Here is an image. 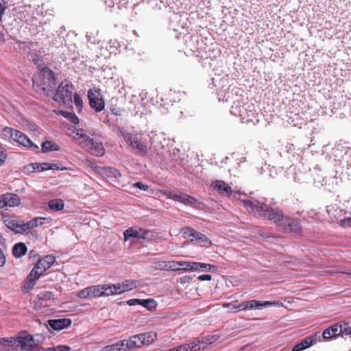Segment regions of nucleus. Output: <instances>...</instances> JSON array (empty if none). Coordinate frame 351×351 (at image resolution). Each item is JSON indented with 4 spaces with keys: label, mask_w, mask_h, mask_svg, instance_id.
I'll return each instance as SVG.
<instances>
[{
    "label": "nucleus",
    "mask_w": 351,
    "mask_h": 351,
    "mask_svg": "<svg viewBox=\"0 0 351 351\" xmlns=\"http://www.w3.org/2000/svg\"><path fill=\"white\" fill-rule=\"evenodd\" d=\"M241 201L249 213L262 217L275 223H280L278 226L279 230L282 232L300 233L302 228L298 219L284 217L282 210L274 203L268 204L265 201H260L254 197L243 199Z\"/></svg>",
    "instance_id": "nucleus-1"
},
{
    "label": "nucleus",
    "mask_w": 351,
    "mask_h": 351,
    "mask_svg": "<svg viewBox=\"0 0 351 351\" xmlns=\"http://www.w3.org/2000/svg\"><path fill=\"white\" fill-rule=\"evenodd\" d=\"M56 258L53 255H47L39 259L31 270L23 282V288L27 291L32 290L40 276L54 263Z\"/></svg>",
    "instance_id": "nucleus-2"
},
{
    "label": "nucleus",
    "mask_w": 351,
    "mask_h": 351,
    "mask_svg": "<svg viewBox=\"0 0 351 351\" xmlns=\"http://www.w3.org/2000/svg\"><path fill=\"white\" fill-rule=\"evenodd\" d=\"M32 80L36 90H41L43 94L47 93L56 84L54 73L46 67L42 69L37 76H34Z\"/></svg>",
    "instance_id": "nucleus-3"
},
{
    "label": "nucleus",
    "mask_w": 351,
    "mask_h": 351,
    "mask_svg": "<svg viewBox=\"0 0 351 351\" xmlns=\"http://www.w3.org/2000/svg\"><path fill=\"white\" fill-rule=\"evenodd\" d=\"M230 113L233 116L239 117L242 123H254L253 120L255 117L254 107L252 104L247 103L242 104L239 101H234L230 108Z\"/></svg>",
    "instance_id": "nucleus-4"
},
{
    "label": "nucleus",
    "mask_w": 351,
    "mask_h": 351,
    "mask_svg": "<svg viewBox=\"0 0 351 351\" xmlns=\"http://www.w3.org/2000/svg\"><path fill=\"white\" fill-rule=\"evenodd\" d=\"M44 339L43 335L37 334L35 337L27 334L21 335L15 337L16 351H32Z\"/></svg>",
    "instance_id": "nucleus-5"
},
{
    "label": "nucleus",
    "mask_w": 351,
    "mask_h": 351,
    "mask_svg": "<svg viewBox=\"0 0 351 351\" xmlns=\"http://www.w3.org/2000/svg\"><path fill=\"white\" fill-rule=\"evenodd\" d=\"M73 90L74 86L71 83L67 81L62 82L58 86L53 99L59 104L71 106Z\"/></svg>",
    "instance_id": "nucleus-6"
},
{
    "label": "nucleus",
    "mask_w": 351,
    "mask_h": 351,
    "mask_svg": "<svg viewBox=\"0 0 351 351\" xmlns=\"http://www.w3.org/2000/svg\"><path fill=\"white\" fill-rule=\"evenodd\" d=\"M156 337L157 335L154 332L133 335L130 337L129 339H125L127 350L140 348L143 345L152 343L156 339Z\"/></svg>",
    "instance_id": "nucleus-7"
},
{
    "label": "nucleus",
    "mask_w": 351,
    "mask_h": 351,
    "mask_svg": "<svg viewBox=\"0 0 351 351\" xmlns=\"http://www.w3.org/2000/svg\"><path fill=\"white\" fill-rule=\"evenodd\" d=\"M340 335H351V324L348 322L335 324L323 331L322 338L325 340H330Z\"/></svg>",
    "instance_id": "nucleus-8"
},
{
    "label": "nucleus",
    "mask_w": 351,
    "mask_h": 351,
    "mask_svg": "<svg viewBox=\"0 0 351 351\" xmlns=\"http://www.w3.org/2000/svg\"><path fill=\"white\" fill-rule=\"evenodd\" d=\"M213 84L217 88V95L219 101H228L230 99L231 93L230 92V85L226 77H220L217 76L213 77Z\"/></svg>",
    "instance_id": "nucleus-9"
},
{
    "label": "nucleus",
    "mask_w": 351,
    "mask_h": 351,
    "mask_svg": "<svg viewBox=\"0 0 351 351\" xmlns=\"http://www.w3.org/2000/svg\"><path fill=\"white\" fill-rule=\"evenodd\" d=\"M123 136L127 144L133 149H136L139 155L145 156L147 154V147L142 142L141 135L125 132Z\"/></svg>",
    "instance_id": "nucleus-10"
},
{
    "label": "nucleus",
    "mask_w": 351,
    "mask_h": 351,
    "mask_svg": "<svg viewBox=\"0 0 351 351\" xmlns=\"http://www.w3.org/2000/svg\"><path fill=\"white\" fill-rule=\"evenodd\" d=\"M282 304L279 301H259L256 300H246L237 304L239 310L253 311L256 309H263L272 306H282Z\"/></svg>",
    "instance_id": "nucleus-11"
},
{
    "label": "nucleus",
    "mask_w": 351,
    "mask_h": 351,
    "mask_svg": "<svg viewBox=\"0 0 351 351\" xmlns=\"http://www.w3.org/2000/svg\"><path fill=\"white\" fill-rule=\"evenodd\" d=\"M181 232L187 237H192L195 240V244L201 247H208L212 245L211 240L205 234L196 231L193 228L186 226L182 228Z\"/></svg>",
    "instance_id": "nucleus-12"
},
{
    "label": "nucleus",
    "mask_w": 351,
    "mask_h": 351,
    "mask_svg": "<svg viewBox=\"0 0 351 351\" xmlns=\"http://www.w3.org/2000/svg\"><path fill=\"white\" fill-rule=\"evenodd\" d=\"M88 98L90 106L96 112H101L104 109V100L101 98L98 91L89 90L88 91Z\"/></svg>",
    "instance_id": "nucleus-13"
},
{
    "label": "nucleus",
    "mask_w": 351,
    "mask_h": 351,
    "mask_svg": "<svg viewBox=\"0 0 351 351\" xmlns=\"http://www.w3.org/2000/svg\"><path fill=\"white\" fill-rule=\"evenodd\" d=\"M71 324V320L69 318H62L57 319H49L47 324H45V328L48 332H51V330L60 331L64 328H66Z\"/></svg>",
    "instance_id": "nucleus-14"
},
{
    "label": "nucleus",
    "mask_w": 351,
    "mask_h": 351,
    "mask_svg": "<svg viewBox=\"0 0 351 351\" xmlns=\"http://www.w3.org/2000/svg\"><path fill=\"white\" fill-rule=\"evenodd\" d=\"M149 233V231L145 229L133 227L129 228L123 232L124 240L128 241L132 238L147 239Z\"/></svg>",
    "instance_id": "nucleus-15"
},
{
    "label": "nucleus",
    "mask_w": 351,
    "mask_h": 351,
    "mask_svg": "<svg viewBox=\"0 0 351 351\" xmlns=\"http://www.w3.org/2000/svg\"><path fill=\"white\" fill-rule=\"evenodd\" d=\"M317 341H321V337L317 333L308 336L295 344L293 347L292 351H303L315 344Z\"/></svg>",
    "instance_id": "nucleus-16"
},
{
    "label": "nucleus",
    "mask_w": 351,
    "mask_h": 351,
    "mask_svg": "<svg viewBox=\"0 0 351 351\" xmlns=\"http://www.w3.org/2000/svg\"><path fill=\"white\" fill-rule=\"evenodd\" d=\"M211 186L221 195L230 197L232 194L231 187L223 180H217L213 182Z\"/></svg>",
    "instance_id": "nucleus-17"
},
{
    "label": "nucleus",
    "mask_w": 351,
    "mask_h": 351,
    "mask_svg": "<svg viewBox=\"0 0 351 351\" xmlns=\"http://www.w3.org/2000/svg\"><path fill=\"white\" fill-rule=\"evenodd\" d=\"M219 338V336L217 334L208 335L199 337L197 339L192 341L191 343H195L197 345V346L199 347L200 351L201 350L205 349L208 345H210L217 341Z\"/></svg>",
    "instance_id": "nucleus-18"
},
{
    "label": "nucleus",
    "mask_w": 351,
    "mask_h": 351,
    "mask_svg": "<svg viewBox=\"0 0 351 351\" xmlns=\"http://www.w3.org/2000/svg\"><path fill=\"white\" fill-rule=\"evenodd\" d=\"M17 134H14V141H16L20 145L29 147L33 149H38V146L34 143L23 132L17 130Z\"/></svg>",
    "instance_id": "nucleus-19"
},
{
    "label": "nucleus",
    "mask_w": 351,
    "mask_h": 351,
    "mask_svg": "<svg viewBox=\"0 0 351 351\" xmlns=\"http://www.w3.org/2000/svg\"><path fill=\"white\" fill-rule=\"evenodd\" d=\"M106 285H97L89 287V292L90 298H99L108 296Z\"/></svg>",
    "instance_id": "nucleus-20"
},
{
    "label": "nucleus",
    "mask_w": 351,
    "mask_h": 351,
    "mask_svg": "<svg viewBox=\"0 0 351 351\" xmlns=\"http://www.w3.org/2000/svg\"><path fill=\"white\" fill-rule=\"evenodd\" d=\"M3 223L8 228L17 234L22 233L21 221L11 219L10 217H3Z\"/></svg>",
    "instance_id": "nucleus-21"
},
{
    "label": "nucleus",
    "mask_w": 351,
    "mask_h": 351,
    "mask_svg": "<svg viewBox=\"0 0 351 351\" xmlns=\"http://www.w3.org/2000/svg\"><path fill=\"white\" fill-rule=\"evenodd\" d=\"M0 351H16L15 337L0 338Z\"/></svg>",
    "instance_id": "nucleus-22"
},
{
    "label": "nucleus",
    "mask_w": 351,
    "mask_h": 351,
    "mask_svg": "<svg viewBox=\"0 0 351 351\" xmlns=\"http://www.w3.org/2000/svg\"><path fill=\"white\" fill-rule=\"evenodd\" d=\"M86 145L92 150V154L97 156H101L105 153L102 143L95 141L93 138L88 140Z\"/></svg>",
    "instance_id": "nucleus-23"
},
{
    "label": "nucleus",
    "mask_w": 351,
    "mask_h": 351,
    "mask_svg": "<svg viewBox=\"0 0 351 351\" xmlns=\"http://www.w3.org/2000/svg\"><path fill=\"white\" fill-rule=\"evenodd\" d=\"M45 217H36L26 223L21 221L22 233L30 230L31 229L40 226L43 224V220H45Z\"/></svg>",
    "instance_id": "nucleus-24"
},
{
    "label": "nucleus",
    "mask_w": 351,
    "mask_h": 351,
    "mask_svg": "<svg viewBox=\"0 0 351 351\" xmlns=\"http://www.w3.org/2000/svg\"><path fill=\"white\" fill-rule=\"evenodd\" d=\"M45 217H36L26 223L21 221L22 233L30 230L31 229L40 226L43 224V220H45Z\"/></svg>",
    "instance_id": "nucleus-25"
},
{
    "label": "nucleus",
    "mask_w": 351,
    "mask_h": 351,
    "mask_svg": "<svg viewBox=\"0 0 351 351\" xmlns=\"http://www.w3.org/2000/svg\"><path fill=\"white\" fill-rule=\"evenodd\" d=\"M5 206L14 207L21 204V199L18 195L13 193L3 194Z\"/></svg>",
    "instance_id": "nucleus-26"
},
{
    "label": "nucleus",
    "mask_w": 351,
    "mask_h": 351,
    "mask_svg": "<svg viewBox=\"0 0 351 351\" xmlns=\"http://www.w3.org/2000/svg\"><path fill=\"white\" fill-rule=\"evenodd\" d=\"M125 340H121L115 343L105 346L101 351H127Z\"/></svg>",
    "instance_id": "nucleus-27"
},
{
    "label": "nucleus",
    "mask_w": 351,
    "mask_h": 351,
    "mask_svg": "<svg viewBox=\"0 0 351 351\" xmlns=\"http://www.w3.org/2000/svg\"><path fill=\"white\" fill-rule=\"evenodd\" d=\"M56 114L58 115H61L63 117L66 118L67 120H69L71 123L76 125L79 123V119L74 113L73 109L71 110V111H64V110H58L56 112Z\"/></svg>",
    "instance_id": "nucleus-28"
},
{
    "label": "nucleus",
    "mask_w": 351,
    "mask_h": 351,
    "mask_svg": "<svg viewBox=\"0 0 351 351\" xmlns=\"http://www.w3.org/2000/svg\"><path fill=\"white\" fill-rule=\"evenodd\" d=\"M27 251V247L23 243L15 244L12 248V254L15 258H20L25 255Z\"/></svg>",
    "instance_id": "nucleus-29"
},
{
    "label": "nucleus",
    "mask_w": 351,
    "mask_h": 351,
    "mask_svg": "<svg viewBox=\"0 0 351 351\" xmlns=\"http://www.w3.org/2000/svg\"><path fill=\"white\" fill-rule=\"evenodd\" d=\"M106 287H110L109 289H107L108 296L118 295L124 293L123 291L122 290L121 283H117L110 285H106Z\"/></svg>",
    "instance_id": "nucleus-30"
},
{
    "label": "nucleus",
    "mask_w": 351,
    "mask_h": 351,
    "mask_svg": "<svg viewBox=\"0 0 351 351\" xmlns=\"http://www.w3.org/2000/svg\"><path fill=\"white\" fill-rule=\"evenodd\" d=\"M49 207L55 211H60L64 208V202L60 199H53L48 202Z\"/></svg>",
    "instance_id": "nucleus-31"
},
{
    "label": "nucleus",
    "mask_w": 351,
    "mask_h": 351,
    "mask_svg": "<svg viewBox=\"0 0 351 351\" xmlns=\"http://www.w3.org/2000/svg\"><path fill=\"white\" fill-rule=\"evenodd\" d=\"M139 285V282L135 280H125L121 282L122 290L126 292L136 288Z\"/></svg>",
    "instance_id": "nucleus-32"
},
{
    "label": "nucleus",
    "mask_w": 351,
    "mask_h": 351,
    "mask_svg": "<svg viewBox=\"0 0 351 351\" xmlns=\"http://www.w3.org/2000/svg\"><path fill=\"white\" fill-rule=\"evenodd\" d=\"M161 269L168 271H178L180 267H178V261H164L160 264Z\"/></svg>",
    "instance_id": "nucleus-33"
},
{
    "label": "nucleus",
    "mask_w": 351,
    "mask_h": 351,
    "mask_svg": "<svg viewBox=\"0 0 351 351\" xmlns=\"http://www.w3.org/2000/svg\"><path fill=\"white\" fill-rule=\"evenodd\" d=\"M42 151L43 152H47L48 151H59L60 147L53 143L52 141H46L42 144Z\"/></svg>",
    "instance_id": "nucleus-34"
},
{
    "label": "nucleus",
    "mask_w": 351,
    "mask_h": 351,
    "mask_svg": "<svg viewBox=\"0 0 351 351\" xmlns=\"http://www.w3.org/2000/svg\"><path fill=\"white\" fill-rule=\"evenodd\" d=\"M114 101H117V99L112 98V99L110 100L111 103L109 106L110 112L116 116L123 115L124 110L121 108L117 107L116 105L113 104Z\"/></svg>",
    "instance_id": "nucleus-35"
},
{
    "label": "nucleus",
    "mask_w": 351,
    "mask_h": 351,
    "mask_svg": "<svg viewBox=\"0 0 351 351\" xmlns=\"http://www.w3.org/2000/svg\"><path fill=\"white\" fill-rule=\"evenodd\" d=\"M178 201L188 205H192L196 202L195 199L193 197L182 193H180Z\"/></svg>",
    "instance_id": "nucleus-36"
},
{
    "label": "nucleus",
    "mask_w": 351,
    "mask_h": 351,
    "mask_svg": "<svg viewBox=\"0 0 351 351\" xmlns=\"http://www.w3.org/2000/svg\"><path fill=\"white\" fill-rule=\"evenodd\" d=\"M1 134L4 136V138H11L14 140V134H17L18 133L16 130H14L11 128L6 127L2 130Z\"/></svg>",
    "instance_id": "nucleus-37"
},
{
    "label": "nucleus",
    "mask_w": 351,
    "mask_h": 351,
    "mask_svg": "<svg viewBox=\"0 0 351 351\" xmlns=\"http://www.w3.org/2000/svg\"><path fill=\"white\" fill-rule=\"evenodd\" d=\"M295 150V147L291 143H287L282 150L280 152V156L282 157L285 154H288L291 155L292 157H294L293 152Z\"/></svg>",
    "instance_id": "nucleus-38"
},
{
    "label": "nucleus",
    "mask_w": 351,
    "mask_h": 351,
    "mask_svg": "<svg viewBox=\"0 0 351 351\" xmlns=\"http://www.w3.org/2000/svg\"><path fill=\"white\" fill-rule=\"evenodd\" d=\"M33 170L34 171L37 172H41L43 171L48 170V163L47 162H43V163H33L31 165Z\"/></svg>",
    "instance_id": "nucleus-39"
},
{
    "label": "nucleus",
    "mask_w": 351,
    "mask_h": 351,
    "mask_svg": "<svg viewBox=\"0 0 351 351\" xmlns=\"http://www.w3.org/2000/svg\"><path fill=\"white\" fill-rule=\"evenodd\" d=\"M76 135L79 136L80 139H82V143H84L85 145L88 142V140H90L91 138L87 135L85 130L82 129H78L76 131Z\"/></svg>",
    "instance_id": "nucleus-40"
},
{
    "label": "nucleus",
    "mask_w": 351,
    "mask_h": 351,
    "mask_svg": "<svg viewBox=\"0 0 351 351\" xmlns=\"http://www.w3.org/2000/svg\"><path fill=\"white\" fill-rule=\"evenodd\" d=\"M141 305L143 306L152 310V308L156 307V302L152 299H146V300H141Z\"/></svg>",
    "instance_id": "nucleus-41"
},
{
    "label": "nucleus",
    "mask_w": 351,
    "mask_h": 351,
    "mask_svg": "<svg viewBox=\"0 0 351 351\" xmlns=\"http://www.w3.org/2000/svg\"><path fill=\"white\" fill-rule=\"evenodd\" d=\"M73 102L77 108L78 112H80L83 107V101L80 96L77 93L73 95Z\"/></svg>",
    "instance_id": "nucleus-42"
},
{
    "label": "nucleus",
    "mask_w": 351,
    "mask_h": 351,
    "mask_svg": "<svg viewBox=\"0 0 351 351\" xmlns=\"http://www.w3.org/2000/svg\"><path fill=\"white\" fill-rule=\"evenodd\" d=\"M190 266L191 261H178V267H180L178 271H190Z\"/></svg>",
    "instance_id": "nucleus-43"
},
{
    "label": "nucleus",
    "mask_w": 351,
    "mask_h": 351,
    "mask_svg": "<svg viewBox=\"0 0 351 351\" xmlns=\"http://www.w3.org/2000/svg\"><path fill=\"white\" fill-rule=\"evenodd\" d=\"M205 266L203 263L191 262L190 271H202V267Z\"/></svg>",
    "instance_id": "nucleus-44"
},
{
    "label": "nucleus",
    "mask_w": 351,
    "mask_h": 351,
    "mask_svg": "<svg viewBox=\"0 0 351 351\" xmlns=\"http://www.w3.org/2000/svg\"><path fill=\"white\" fill-rule=\"evenodd\" d=\"M77 295L80 298H83V299H86V298H90V292H89V287L80 291L77 293Z\"/></svg>",
    "instance_id": "nucleus-45"
},
{
    "label": "nucleus",
    "mask_w": 351,
    "mask_h": 351,
    "mask_svg": "<svg viewBox=\"0 0 351 351\" xmlns=\"http://www.w3.org/2000/svg\"><path fill=\"white\" fill-rule=\"evenodd\" d=\"M133 187L138 188L141 191H147L148 189V186L141 182H137L133 184Z\"/></svg>",
    "instance_id": "nucleus-46"
},
{
    "label": "nucleus",
    "mask_w": 351,
    "mask_h": 351,
    "mask_svg": "<svg viewBox=\"0 0 351 351\" xmlns=\"http://www.w3.org/2000/svg\"><path fill=\"white\" fill-rule=\"evenodd\" d=\"M339 224L342 227H351V217L341 219L339 222Z\"/></svg>",
    "instance_id": "nucleus-47"
},
{
    "label": "nucleus",
    "mask_w": 351,
    "mask_h": 351,
    "mask_svg": "<svg viewBox=\"0 0 351 351\" xmlns=\"http://www.w3.org/2000/svg\"><path fill=\"white\" fill-rule=\"evenodd\" d=\"M53 350L54 351H70L71 348L65 345H59L56 347H53Z\"/></svg>",
    "instance_id": "nucleus-48"
},
{
    "label": "nucleus",
    "mask_w": 351,
    "mask_h": 351,
    "mask_svg": "<svg viewBox=\"0 0 351 351\" xmlns=\"http://www.w3.org/2000/svg\"><path fill=\"white\" fill-rule=\"evenodd\" d=\"M167 197L169 198V199H173L176 201H178L179 200V197H180V193H175L172 191H169L167 193Z\"/></svg>",
    "instance_id": "nucleus-49"
},
{
    "label": "nucleus",
    "mask_w": 351,
    "mask_h": 351,
    "mask_svg": "<svg viewBox=\"0 0 351 351\" xmlns=\"http://www.w3.org/2000/svg\"><path fill=\"white\" fill-rule=\"evenodd\" d=\"M6 159V154L3 147H0V166L3 164Z\"/></svg>",
    "instance_id": "nucleus-50"
},
{
    "label": "nucleus",
    "mask_w": 351,
    "mask_h": 351,
    "mask_svg": "<svg viewBox=\"0 0 351 351\" xmlns=\"http://www.w3.org/2000/svg\"><path fill=\"white\" fill-rule=\"evenodd\" d=\"M223 306L225 307L232 306L231 307V311L233 312V313H237V312L240 311L239 310V307L237 306V304L236 305V304H232L231 303H227V304H223Z\"/></svg>",
    "instance_id": "nucleus-51"
},
{
    "label": "nucleus",
    "mask_w": 351,
    "mask_h": 351,
    "mask_svg": "<svg viewBox=\"0 0 351 351\" xmlns=\"http://www.w3.org/2000/svg\"><path fill=\"white\" fill-rule=\"evenodd\" d=\"M6 258L2 250L0 248V267H3L5 264Z\"/></svg>",
    "instance_id": "nucleus-52"
},
{
    "label": "nucleus",
    "mask_w": 351,
    "mask_h": 351,
    "mask_svg": "<svg viewBox=\"0 0 351 351\" xmlns=\"http://www.w3.org/2000/svg\"><path fill=\"white\" fill-rule=\"evenodd\" d=\"M5 10V1L4 0H0V21L1 20L2 16Z\"/></svg>",
    "instance_id": "nucleus-53"
},
{
    "label": "nucleus",
    "mask_w": 351,
    "mask_h": 351,
    "mask_svg": "<svg viewBox=\"0 0 351 351\" xmlns=\"http://www.w3.org/2000/svg\"><path fill=\"white\" fill-rule=\"evenodd\" d=\"M141 299H130L127 302V303L130 306H133L136 304H141Z\"/></svg>",
    "instance_id": "nucleus-54"
},
{
    "label": "nucleus",
    "mask_w": 351,
    "mask_h": 351,
    "mask_svg": "<svg viewBox=\"0 0 351 351\" xmlns=\"http://www.w3.org/2000/svg\"><path fill=\"white\" fill-rule=\"evenodd\" d=\"M198 280L201 281L204 280H211V276L209 274H204L198 276Z\"/></svg>",
    "instance_id": "nucleus-55"
},
{
    "label": "nucleus",
    "mask_w": 351,
    "mask_h": 351,
    "mask_svg": "<svg viewBox=\"0 0 351 351\" xmlns=\"http://www.w3.org/2000/svg\"><path fill=\"white\" fill-rule=\"evenodd\" d=\"M149 137L151 144H154L155 143V138L156 137H158V135L156 133L152 132L150 134H149Z\"/></svg>",
    "instance_id": "nucleus-56"
},
{
    "label": "nucleus",
    "mask_w": 351,
    "mask_h": 351,
    "mask_svg": "<svg viewBox=\"0 0 351 351\" xmlns=\"http://www.w3.org/2000/svg\"><path fill=\"white\" fill-rule=\"evenodd\" d=\"M203 265H204L205 266L202 267V271H204V269H206L208 270H210L211 269H217V267L213 265L206 263H203Z\"/></svg>",
    "instance_id": "nucleus-57"
},
{
    "label": "nucleus",
    "mask_w": 351,
    "mask_h": 351,
    "mask_svg": "<svg viewBox=\"0 0 351 351\" xmlns=\"http://www.w3.org/2000/svg\"><path fill=\"white\" fill-rule=\"evenodd\" d=\"M191 280H192V278L191 276H184V277L181 278L180 280V282L181 283H185V282H189Z\"/></svg>",
    "instance_id": "nucleus-58"
},
{
    "label": "nucleus",
    "mask_w": 351,
    "mask_h": 351,
    "mask_svg": "<svg viewBox=\"0 0 351 351\" xmlns=\"http://www.w3.org/2000/svg\"><path fill=\"white\" fill-rule=\"evenodd\" d=\"M110 172L114 176V177H117V176H121V173L120 172L116 169H112V168H110Z\"/></svg>",
    "instance_id": "nucleus-59"
},
{
    "label": "nucleus",
    "mask_w": 351,
    "mask_h": 351,
    "mask_svg": "<svg viewBox=\"0 0 351 351\" xmlns=\"http://www.w3.org/2000/svg\"><path fill=\"white\" fill-rule=\"evenodd\" d=\"M5 206L3 194L0 195V208H3Z\"/></svg>",
    "instance_id": "nucleus-60"
},
{
    "label": "nucleus",
    "mask_w": 351,
    "mask_h": 351,
    "mask_svg": "<svg viewBox=\"0 0 351 351\" xmlns=\"http://www.w3.org/2000/svg\"><path fill=\"white\" fill-rule=\"evenodd\" d=\"M37 351H54V350H53V347H52V348L40 347L37 350Z\"/></svg>",
    "instance_id": "nucleus-61"
},
{
    "label": "nucleus",
    "mask_w": 351,
    "mask_h": 351,
    "mask_svg": "<svg viewBox=\"0 0 351 351\" xmlns=\"http://www.w3.org/2000/svg\"><path fill=\"white\" fill-rule=\"evenodd\" d=\"M48 170L49 169H58V166L56 164L48 163Z\"/></svg>",
    "instance_id": "nucleus-62"
},
{
    "label": "nucleus",
    "mask_w": 351,
    "mask_h": 351,
    "mask_svg": "<svg viewBox=\"0 0 351 351\" xmlns=\"http://www.w3.org/2000/svg\"><path fill=\"white\" fill-rule=\"evenodd\" d=\"M341 273L347 274L351 276V269L341 271Z\"/></svg>",
    "instance_id": "nucleus-63"
},
{
    "label": "nucleus",
    "mask_w": 351,
    "mask_h": 351,
    "mask_svg": "<svg viewBox=\"0 0 351 351\" xmlns=\"http://www.w3.org/2000/svg\"><path fill=\"white\" fill-rule=\"evenodd\" d=\"M345 157L347 158L348 157H351V150L348 151L345 154Z\"/></svg>",
    "instance_id": "nucleus-64"
}]
</instances>
